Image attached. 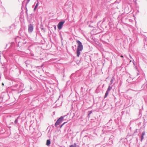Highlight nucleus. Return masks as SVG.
<instances>
[{
  "instance_id": "1",
  "label": "nucleus",
  "mask_w": 147,
  "mask_h": 147,
  "mask_svg": "<svg viewBox=\"0 0 147 147\" xmlns=\"http://www.w3.org/2000/svg\"><path fill=\"white\" fill-rule=\"evenodd\" d=\"M76 42L78 45L77 50V56L79 57L80 54V52L83 49V46L82 43L79 40H77Z\"/></svg>"
},
{
  "instance_id": "2",
  "label": "nucleus",
  "mask_w": 147,
  "mask_h": 147,
  "mask_svg": "<svg viewBox=\"0 0 147 147\" xmlns=\"http://www.w3.org/2000/svg\"><path fill=\"white\" fill-rule=\"evenodd\" d=\"M63 117H61L59 118L55 123V126L57 127L58 125H59L61 123V122L63 120Z\"/></svg>"
},
{
  "instance_id": "3",
  "label": "nucleus",
  "mask_w": 147,
  "mask_h": 147,
  "mask_svg": "<svg viewBox=\"0 0 147 147\" xmlns=\"http://www.w3.org/2000/svg\"><path fill=\"white\" fill-rule=\"evenodd\" d=\"M64 22H61L59 23L57 25V27L60 30L62 28Z\"/></svg>"
},
{
  "instance_id": "4",
  "label": "nucleus",
  "mask_w": 147,
  "mask_h": 147,
  "mask_svg": "<svg viewBox=\"0 0 147 147\" xmlns=\"http://www.w3.org/2000/svg\"><path fill=\"white\" fill-rule=\"evenodd\" d=\"M28 30L29 32H31L33 30V26L31 25L29 26Z\"/></svg>"
},
{
  "instance_id": "5",
  "label": "nucleus",
  "mask_w": 147,
  "mask_h": 147,
  "mask_svg": "<svg viewBox=\"0 0 147 147\" xmlns=\"http://www.w3.org/2000/svg\"><path fill=\"white\" fill-rule=\"evenodd\" d=\"M51 144V142L49 140H48L47 141L46 145L48 146H49Z\"/></svg>"
},
{
  "instance_id": "6",
  "label": "nucleus",
  "mask_w": 147,
  "mask_h": 147,
  "mask_svg": "<svg viewBox=\"0 0 147 147\" xmlns=\"http://www.w3.org/2000/svg\"><path fill=\"white\" fill-rule=\"evenodd\" d=\"M109 93V92H108V91H106V92L105 93V97H104L105 98H106L107 96L108 95Z\"/></svg>"
},
{
  "instance_id": "7",
  "label": "nucleus",
  "mask_w": 147,
  "mask_h": 147,
  "mask_svg": "<svg viewBox=\"0 0 147 147\" xmlns=\"http://www.w3.org/2000/svg\"><path fill=\"white\" fill-rule=\"evenodd\" d=\"M112 89V87L110 86H109L107 91L109 92Z\"/></svg>"
},
{
  "instance_id": "8",
  "label": "nucleus",
  "mask_w": 147,
  "mask_h": 147,
  "mask_svg": "<svg viewBox=\"0 0 147 147\" xmlns=\"http://www.w3.org/2000/svg\"><path fill=\"white\" fill-rule=\"evenodd\" d=\"M76 147V144H74V145H71L70 146V147Z\"/></svg>"
},
{
  "instance_id": "9",
  "label": "nucleus",
  "mask_w": 147,
  "mask_h": 147,
  "mask_svg": "<svg viewBox=\"0 0 147 147\" xmlns=\"http://www.w3.org/2000/svg\"><path fill=\"white\" fill-rule=\"evenodd\" d=\"M38 6V3H37V4H36V5L35 6L34 8V10H35L36 9V8L37 7V6Z\"/></svg>"
},
{
  "instance_id": "10",
  "label": "nucleus",
  "mask_w": 147,
  "mask_h": 147,
  "mask_svg": "<svg viewBox=\"0 0 147 147\" xmlns=\"http://www.w3.org/2000/svg\"><path fill=\"white\" fill-rule=\"evenodd\" d=\"M66 123V122H64L60 126V127L61 128L62 126L65 123Z\"/></svg>"
},
{
  "instance_id": "11",
  "label": "nucleus",
  "mask_w": 147,
  "mask_h": 147,
  "mask_svg": "<svg viewBox=\"0 0 147 147\" xmlns=\"http://www.w3.org/2000/svg\"><path fill=\"white\" fill-rule=\"evenodd\" d=\"M145 133L144 132H143L142 133V137L144 136L145 135Z\"/></svg>"
},
{
  "instance_id": "12",
  "label": "nucleus",
  "mask_w": 147,
  "mask_h": 147,
  "mask_svg": "<svg viewBox=\"0 0 147 147\" xmlns=\"http://www.w3.org/2000/svg\"><path fill=\"white\" fill-rule=\"evenodd\" d=\"M30 1V0H27L28 3Z\"/></svg>"
},
{
  "instance_id": "13",
  "label": "nucleus",
  "mask_w": 147,
  "mask_h": 147,
  "mask_svg": "<svg viewBox=\"0 0 147 147\" xmlns=\"http://www.w3.org/2000/svg\"><path fill=\"white\" fill-rule=\"evenodd\" d=\"M142 139H143V137H142Z\"/></svg>"
},
{
  "instance_id": "14",
  "label": "nucleus",
  "mask_w": 147,
  "mask_h": 147,
  "mask_svg": "<svg viewBox=\"0 0 147 147\" xmlns=\"http://www.w3.org/2000/svg\"><path fill=\"white\" fill-rule=\"evenodd\" d=\"M121 57H123V56L122 55H121Z\"/></svg>"
},
{
  "instance_id": "15",
  "label": "nucleus",
  "mask_w": 147,
  "mask_h": 147,
  "mask_svg": "<svg viewBox=\"0 0 147 147\" xmlns=\"http://www.w3.org/2000/svg\"><path fill=\"white\" fill-rule=\"evenodd\" d=\"M16 121H17V120H15V122H16Z\"/></svg>"
},
{
  "instance_id": "16",
  "label": "nucleus",
  "mask_w": 147,
  "mask_h": 147,
  "mask_svg": "<svg viewBox=\"0 0 147 147\" xmlns=\"http://www.w3.org/2000/svg\"><path fill=\"white\" fill-rule=\"evenodd\" d=\"M2 85L3 86L4 85V84L3 83H2Z\"/></svg>"
}]
</instances>
